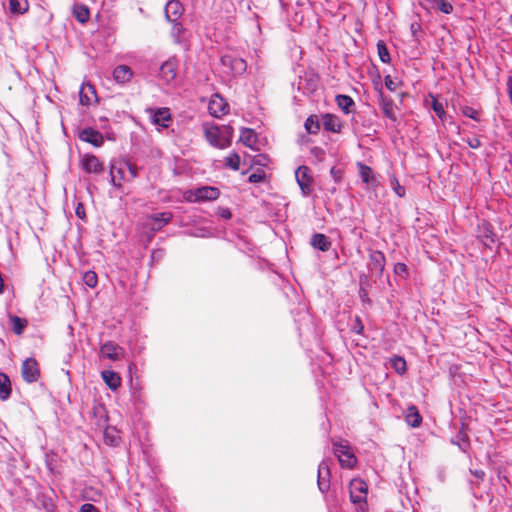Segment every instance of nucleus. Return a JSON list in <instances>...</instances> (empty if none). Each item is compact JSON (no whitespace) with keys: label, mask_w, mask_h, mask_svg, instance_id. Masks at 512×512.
Segmentation results:
<instances>
[{"label":"nucleus","mask_w":512,"mask_h":512,"mask_svg":"<svg viewBox=\"0 0 512 512\" xmlns=\"http://www.w3.org/2000/svg\"><path fill=\"white\" fill-rule=\"evenodd\" d=\"M336 102L338 107L348 114L351 111V107L354 106L353 99L348 95H337Z\"/></svg>","instance_id":"nucleus-29"},{"label":"nucleus","mask_w":512,"mask_h":512,"mask_svg":"<svg viewBox=\"0 0 512 512\" xmlns=\"http://www.w3.org/2000/svg\"><path fill=\"white\" fill-rule=\"evenodd\" d=\"M100 355L111 361H118L124 356V349L118 344L108 341L101 346Z\"/></svg>","instance_id":"nucleus-9"},{"label":"nucleus","mask_w":512,"mask_h":512,"mask_svg":"<svg viewBox=\"0 0 512 512\" xmlns=\"http://www.w3.org/2000/svg\"><path fill=\"white\" fill-rule=\"evenodd\" d=\"M367 294L364 290H360V296L363 298L365 297Z\"/></svg>","instance_id":"nucleus-59"},{"label":"nucleus","mask_w":512,"mask_h":512,"mask_svg":"<svg viewBox=\"0 0 512 512\" xmlns=\"http://www.w3.org/2000/svg\"><path fill=\"white\" fill-rule=\"evenodd\" d=\"M433 7H436L439 11L445 14H450L453 11V6L446 0H438Z\"/></svg>","instance_id":"nucleus-42"},{"label":"nucleus","mask_w":512,"mask_h":512,"mask_svg":"<svg viewBox=\"0 0 512 512\" xmlns=\"http://www.w3.org/2000/svg\"><path fill=\"white\" fill-rule=\"evenodd\" d=\"M458 439L461 441V444H459V447L461 450L466 451V448L468 447V435L463 430L459 431L457 435Z\"/></svg>","instance_id":"nucleus-44"},{"label":"nucleus","mask_w":512,"mask_h":512,"mask_svg":"<svg viewBox=\"0 0 512 512\" xmlns=\"http://www.w3.org/2000/svg\"><path fill=\"white\" fill-rule=\"evenodd\" d=\"M363 330H364V325H363L360 317L357 316L354 320V324L352 326V331L355 332L356 334H362Z\"/></svg>","instance_id":"nucleus-47"},{"label":"nucleus","mask_w":512,"mask_h":512,"mask_svg":"<svg viewBox=\"0 0 512 512\" xmlns=\"http://www.w3.org/2000/svg\"><path fill=\"white\" fill-rule=\"evenodd\" d=\"M102 379L105 384L113 391L117 390L121 385L120 376L111 370H104L101 372Z\"/></svg>","instance_id":"nucleus-21"},{"label":"nucleus","mask_w":512,"mask_h":512,"mask_svg":"<svg viewBox=\"0 0 512 512\" xmlns=\"http://www.w3.org/2000/svg\"><path fill=\"white\" fill-rule=\"evenodd\" d=\"M220 131H221V135H222V141L223 142H228V146H230L231 144V141H232V137H233V128L231 126H222L220 128Z\"/></svg>","instance_id":"nucleus-41"},{"label":"nucleus","mask_w":512,"mask_h":512,"mask_svg":"<svg viewBox=\"0 0 512 512\" xmlns=\"http://www.w3.org/2000/svg\"><path fill=\"white\" fill-rule=\"evenodd\" d=\"M427 2H429L431 5H435V3L438 2V0H426Z\"/></svg>","instance_id":"nucleus-58"},{"label":"nucleus","mask_w":512,"mask_h":512,"mask_svg":"<svg viewBox=\"0 0 512 512\" xmlns=\"http://www.w3.org/2000/svg\"><path fill=\"white\" fill-rule=\"evenodd\" d=\"M462 113L466 117H469V118H471L473 120L479 121V113H478V111L475 110L474 108L470 107V106H465L462 109Z\"/></svg>","instance_id":"nucleus-43"},{"label":"nucleus","mask_w":512,"mask_h":512,"mask_svg":"<svg viewBox=\"0 0 512 512\" xmlns=\"http://www.w3.org/2000/svg\"><path fill=\"white\" fill-rule=\"evenodd\" d=\"M384 82H385V86L388 90H390V91L396 90L397 85L390 75L385 76Z\"/></svg>","instance_id":"nucleus-50"},{"label":"nucleus","mask_w":512,"mask_h":512,"mask_svg":"<svg viewBox=\"0 0 512 512\" xmlns=\"http://www.w3.org/2000/svg\"><path fill=\"white\" fill-rule=\"evenodd\" d=\"M377 50L380 60L383 63H389L390 62V55L387 49L386 44L383 41H379L377 43Z\"/></svg>","instance_id":"nucleus-36"},{"label":"nucleus","mask_w":512,"mask_h":512,"mask_svg":"<svg viewBox=\"0 0 512 512\" xmlns=\"http://www.w3.org/2000/svg\"><path fill=\"white\" fill-rule=\"evenodd\" d=\"M386 259L383 252L374 250L369 255L368 269L377 277H381L385 268Z\"/></svg>","instance_id":"nucleus-8"},{"label":"nucleus","mask_w":512,"mask_h":512,"mask_svg":"<svg viewBox=\"0 0 512 512\" xmlns=\"http://www.w3.org/2000/svg\"><path fill=\"white\" fill-rule=\"evenodd\" d=\"M83 281L88 287L94 288L98 283L97 274L94 271H87L83 275Z\"/></svg>","instance_id":"nucleus-37"},{"label":"nucleus","mask_w":512,"mask_h":512,"mask_svg":"<svg viewBox=\"0 0 512 512\" xmlns=\"http://www.w3.org/2000/svg\"><path fill=\"white\" fill-rule=\"evenodd\" d=\"M323 126L325 130L330 132H340L341 130L339 118L330 114H326L323 117Z\"/></svg>","instance_id":"nucleus-24"},{"label":"nucleus","mask_w":512,"mask_h":512,"mask_svg":"<svg viewBox=\"0 0 512 512\" xmlns=\"http://www.w3.org/2000/svg\"><path fill=\"white\" fill-rule=\"evenodd\" d=\"M295 178L303 196H309L312 192L313 178L309 167L302 165L295 171Z\"/></svg>","instance_id":"nucleus-5"},{"label":"nucleus","mask_w":512,"mask_h":512,"mask_svg":"<svg viewBox=\"0 0 512 512\" xmlns=\"http://www.w3.org/2000/svg\"><path fill=\"white\" fill-rule=\"evenodd\" d=\"M311 154L317 158L318 160L322 161L323 160V156H324V151L322 148L320 147H313L311 149Z\"/></svg>","instance_id":"nucleus-51"},{"label":"nucleus","mask_w":512,"mask_h":512,"mask_svg":"<svg viewBox=\"0 0 512 512\" xmlns=\"http://www.w3.org/2000/svg\"><path fill=\"white\" fill-rule=\"evenodd\" d=\"M75 17L81 23L86 22L89 19V10H88V8L85 7V6L77 7L75 9Z\"/></svg>","instance_id":"nucleus-38"},{"label":"nucleus","mask_w":512,"mask_h":512,"mask_svg":"<svg viewBox=\"0 0 512 512\" xmlns=\"http://www.w3.org/2000/svg\"><path fill=\"white\" fill-rule=\"evenodd\" d=\"M223 217L225 218H230L231 217V213L227 210L225 211L223 214H222Z\"/></svg>","instance_id":"nucleus-57"},{"label":"nucleus","mask_w":512,"mask_h":512,"mask_svg":"<svg viewBox=\"0 0 512 512\" xmlns=\"http://www.w3.org/2000/svg\"><path fill=\"white\" fill-rule=\"evenodd\" d=\"M220 62L223 72L230 77L241 75L247 69L246 61L233 55H223Z\"/></svg>","instance_id":"nucleus-3"},{"label":"nucleus","mask_w":512,"mask_h":512,"mask_svg":"<svg viewBox=\"0 0 512 512\" xmlns=\"http://www.w3.org/2000/svg\"><path fill=\"white\" fill-rule=\"evenodd\" d=\"M471 473L478 479H483L484 476H485V472L483 470H474V471H471Z\"/></svg>","instance_id":"nucleus-56"},{"label":"nucleus","mask_w":512,"mask_h":512,"mask_svg":"<svg viewBox=\"0 0 512 512\" xmlns=\"http://www.w3.org/2000/svg\"><path fill=\"white\" fill-rule=\"evenodd\" d=\"M330 470L326 460H323L318 467L317 484L321 492H326L330 486Z\"/></svg>","instance_id":"nucleus-14"},{"label":"nucleus","mask_w":512,"mask_h":512,"mask_svg":"<svg viewBox=\"0 0 512 512\" xmlns=\"http://www.w3.org/2000/svg\"><path fill=\"white\" fill-rule=\"evenodd\" d=\"M133 73L129 66L119 65L113 71V78L117 83L124 84L130 81Z\"/></svg>","instance_id":"nucleus-20"},{"label":"nucleus","mask_w":512,"mask_h":512,"mask_svg":"<svg viewBox=\"0 0 512 512\" xmlns=\"http://www.w3.org/2000/svg\"><path fill=\"white\" fill-rule=\"evenodd\" d=\"M111 182L120 187L121 181H131L138 176L137 167L129 161H116L111 164Z\"/></svg>","instance_id":"nucleus-1"},{"label":"nucleus","mask_w":512,"mask_h":512,"mask_svg":"<svg viewBox=\"0 0 512 512\" xmlns=\"http://www.w3.org/2000/svg\"><path fill=\"white\" fill-rule=\"evenodd\" d=\"M264 179H265L264 171H259V172L253 173L248 177V181L250 183H259V182L264 181Z\"/></svg>","instance_id":"nucleus-46"},{"label":"nucleus","mask_w":512,"mask_h":512,"mask_svg":"<svg viewBox=\"0 0 512 512\" xmlns=\"http://www.w3.org/2000/svg\"><path fill=\"white\" fill-rule=\"evenodd\" d=\"M380 105H381V110H382L383 114L387 118H389L391 121L396 122L397 117L394 112L395 105H394L393 101L391 99L382 97Z\"/></svg>","instance_id":"nucleus-25"},{"label":"nucleus","mask_w":512,"mask_h":512,"mask_svg":"<svg viewBox=\"0 0 512 512\" xmlns=\"http://www.w3.org/2000/svg\"><path fill=\"white\" fill-rule=\"evenodd\" d=\"M225 165L234 171H237L240 166V156L237 153H232L225 158Z\"/></svg>","instance_id":"nucleus-35"},{"label":"nucleus","mask_w":512,"mask_h":512,"mask_svg":"<svg viewBox=\"0 0 512 512\" xmlns=\"http://www.w3.org/2000/svg\"><path fill=\"white\" fill-rule=\"evenodd\" d=\"M79 138L82 141L94 145L95 147H100L104 143L103 135L99 131L91 127L84 128L83 130H81L79 132Z\"/></svg>","instance_id":"nucleus-13"},{"label":"nucleus","mask_w":512,"mask_h":512,"mask_svg":"<svg viewBox=\"0 0 512 512\" xmlns=\"http://www.w3.org/2000/svg\"><path fill=\"white\" fill-rule=\"evenodd\" d=\"M433 111L436 113V115L443 120L446 116V112L444 110V106L442 103H440L436 98L433 97L432 105H431Z\"/></svg>","instance_id":"nucleus-39"},{"label":"nucleus","mask_w":512,"mask_h":512,"mask_svg":"<svg viewBox=\"0 0 512 512\" xmlns=\"http://www.w3.org/2000/svg\"><path fill=\"white\" fill-rule=\"evenodd\" d=\"M220 195L219 190L216 187L204 186L196 189L193 192L195 201H211L216 200Z\"/></svg>","instance_id":"nucleus-17"},{"label":"nucleus","mask_w":512,"mask_h":512,"mask_svg":"<svg viewBox=\"0 0 512 512\" xmlns=\"http://www.w3.org/2000/svg\"><path fill=\"white\" fill-rule=\"evenodd\" d=\"M333 451L343 468H353L357 462L347 441H339L333 443Z\"/></svg>","instance_id":"nucleus-4"},{"label":"nucleus","mask_w":512,"mask_h":512,"mask_svg":"<svg viewBox=\"0 0 512 512\" xmlns=\"http://www.w3.org/2000/svg\"><path fill=\"white\" fill-rule=\"evenodd\" d=\"M10 321L12 323V330L17 335L22 334L25 327L27 326V320L22 319L18 316H11Z\"/></svg>","instance_id":"nucleus-32"},{"label":"nucleus","mask_w":512,"mask_h":512,"mask_svg":"<svg viewBox=\"0 0 512 512\" xmlns=\"http://www.w3.org/2000/svg\"><path fill=\"white\" fill-rule=\"evenodd\" d=\"M79 512H100L93 504L85 503L80 507Z\"/></svg>","instance_id":"nucleus-52"},{"label":"nucleus","mask_w":512,"mask_h":512,"mask_svg":"<svg viewBox=\"0 0 512 512\" xmlns=\"http://www.w3.org/2000/svg\"><path fill=\"white\" fill-rule=\"evenodd\" d=\"M29 8L27 0H9V9L13 14H23Z\"/></svg>","instance_id":"nucleus-28"},{"label":"nucleus","mask_w":512,"mask_h":512,"mask_svg":"<svg viewBox=\"0 0 512 512\" xmlns=\"http://www.w3.org/2000/svg\"><path fill=\"white\" fill-rule=\"evenodd\" d=\"M394 273L402 279H407L409 276L407 265L401 262L395 264Z\"/></svg>","instance_id":"nucleus-40"},{"label":"nucleus","mask_w":512,"mask_h":512,"mask_svg":"<svg viewBox=\"0 0 512 512\" xmlns=\"http://www.w3.org/2000/svg\"><path fill=\"white\" fill-rule=\"evenodd\" d=\"M81 166L86 173H101L104 170L103 164L98 157L86 154L81 159Z\"/></svg>","instance_id":"nucleus-12"},{"label":"nucleus","mask_w":512,"mask_h":512,"mask_svg":"<svg viewBox=\"0 0 512 512\" xmlns=\"http://www.w3.org/2000/svg\"><path fill=\"white\" fill-rule=\"evenodd\" d=\"M477 237L487 248H491L497 241V235L494 233L492 225L485 221L478 226Z\"/></svg>","instance_id":"nucleus-7"},{"label":"nucleus","mask_w":512,"mask_h":512,"mask_svg":"<svg viewBox=\"0 0 512 512\" xmlns=\"http://www.w3.org/2000/svg\"><path fill=\"white\" fill-rule=\"evenodd\" d=\"M146 112L149 114L151 122L160 128H167L172 121L168 108H147Z\"/></svg>","instance_id":"nucleus-6"},{"label":"nucleus","mask_w":512,"mask_h":512,"mask_svg":"<svg viewBox=\"0 0 512 512\" xmlns=\"http://www.w3.org/2000/svg\"><path fill=\"white\" fill-rule=\"evenodd\" d=\"M177 68H178V65H177V61L175 59L167 60L160 67V70H159L160 78L166 83L172 82L177 75Z\"/></svg>","instance_id":"nucleus-11"},{"label":"nucleus","mask_w":512,"mask_h":512,"mask_svg":"<svg viewBox=\"0 0 512 512\" xmlns=\"http://www.w3.org/2000/svg\"><path fill=\"white\" fill-rule=\"evenodd\" d=\"M421 416L415 406H412L408 410V414L406 415L407 423L412 427H418L421 423Z\"/></svg>","instance_id":"nucleus-31"},{"label":"nucleus","mask_w":512,"mask_h":512,"mask_svg":"<svg viewBox=\"0 0 512 512\" xmlns=\"http://www.w3.org/2000/svg\"><path fill=\"white\" fill-rule=\"evenodd\" d=\"M240 141L247 147L253 148L257 141V135L250 128H243L240 135Z\"/></svg>","instance_id":"nucleus-26"},{"label":"nucleus","mask_w":512,"mask_h":512,"mask_svg":"<svg viewBox=\"0 0 512 512\" xmlns=\"http://www.w3.org/2000/svg\"><path fill=\"white\" fill-rule=\"evenodd\" d=\"M359 173L362 181L366 184H369L374 180L372 169L365 164L359 163Z\"/></svg>","instance_id":"nucleus-34"},{"label":"nucleus","mask_w":512,"mask_h":512,"mask_svg":"<svg viewBox=\"0 0 512 512\" xmlns=\"http://www.w3.org/2000/svg\"><path fill=\"white\" fill-rule=\"evenodd\" d=\"M391 184L394 192L399 197H403L405 195V188L399 184L398 180L395 177L391 180Z\"/></svg>","instance_id":"nucleus-45"},{"label":"nucleus","mask_w":512,"mask_h":512,"mask_svg":"<svg viewBox=\"0 0 512 512\" xmlns=\"http://www.w3.org/2000/svg\"><path fill=\"white\" fill-rule=\"evenodd\" d=\"M172 217L173 215L171 212L156 213L148 217V225L152 231H159L163 226L171 221Z\"/></svg>","instance_id":"nucleus-16"},{"label":"nucleus","mask_w":512,"mask_h":512,"mask_svg":"<svg viewBox=\"0 0 512 512\" xmlns=\"http://www.w3.org/2000/svg\"><path fill=\"white\" fill-rule=\"evenodd\" d=\"M79 97L82 105H90L96 99V91L90 84L82 85Z\"/></svg>","instance_id":"nucleus-22"},{"label":"nucleus","mask_w":512,"mask_h":512,"mask_svg":"<svg viewBox=\"0 0 512 512\" xmlns=\"http://www.w3.org/2000/svg\"><path fill=\"white\" fill-rule=\"evenodd\" d=\"M205 137L207 141L216 148L224 149L228 147V142L222 141L221 131L217 126L206 128Z\"/></svg>","instance_id":"nucleus-15"},{"label":"nucleus","mask_w":512,"mask_h":512,"mask_svg":"<svg viewBox=\"0 0 512 512\" xmlns=\"http://www.w3.org/2000/svg\"><path fill=\"white\" fill-rule=\"evenodd\" d=\"M391 367L400 375H403L407 370L406 361L401 356H393L390 358Z\"/></svg>","instance_id":"nucleus-30"},{"label":"nucleus","mask_w":512,"mask_h":512,"mask_svg":"<svg viewBox=\"0 0 512 512\" xmlns=\"http://www.w3.org/2000/svg\"><path fill=\"white\" fill-rule=\"evenodd\" d=\"M227 108V103L219 95L213 96L208 105L209 113L214 117H220L221 115L226 114Z\"/></svg>","instance_id":"nucleus-18"},{"label":"nucleus","mask_w":512,"mask_h":512,"mask_svg":"<svg viewBox=\"0 0 512 512\" xmlns=\"http://www.w3.org/2000/svg\"><path fill=\"white\" fill-rule=\"evenodd\" d=\"M467 145L472 149H478L481 147L482 143L479 138L473 137V138H467L466 140Z\"/></svg>","instance_id":"nucleus-48"},{"label":"nucleus","mask_w":512,"mask_h":512,"mask_svg":"<svg viewBox=\"0 0 512 512\" xmlns=\"http://www.w3.org/2000/svg\"><path fill=\"white\" fill-rule=\"evenodd\" d=\"M305 129L309 134H316L320 129V124L316 116H309L305 121Z\"/></svg>","instance_id":"nucleus-33"},{"label":"nucleus","mask_w":512,"mask_h":512,"mask_svg":"<svg viewBox=\"0 0 512 512\" xmlns=\"http://www.w3.org/2000/svg\"><path fill=\"white\" fill-rule=\"evenodd\" d=\"M183 13V6L177 0H170L165 6V15L168 21L176 22Z\"/></svg>","instance_id":"nucleus-19"},{"label":"nucleus","mask_w":512,"mask_h":512,"mask_svg":"<svg viewBox=\"0 0 512 512\" xmlns=\"http://www.w3.org/2000/svg\"><path fill=\"white\" fill-rule=\"evenodd\" d=\"M11 395V382L9 377L0 373V399L7 400Z\"/></svg>","instance_id":"nucleus-27"},{"label":"nucleus","mask_w":512,"mask_h":512,"mask_svg":"<svg viewBox=\"0 0 512 512\" xmlns=\"http://www.w3.org/2000/svg\"><path fill=\"white\" fill-rule=\"evenodd\" d=\"M330 174L333 177V179L335 180V182H339L341 180V178H342L341 171L336 169L335 167H332L330 169Z\"/></svg>","instance_id":"nucleus-53"},{"label":"nucleus","mask_w":512,"mask_h":512,"mask_svg":"<svg viewBox=\"0 0 512 512\" xmlns=\"http://www.w3.org/2000/svg\"><path fill=\"white\" fill-rule=\"evenodd\" d=\"M22 376L28 383L36 382L39 378L38 364L35 359L28 358L22 364Z\"/></svg>","instance_id":"nucleus-10"},{"label":"nucleus","mask_w":512,"mask_h":512,"mask_svg":"<svg viewBox=\"0 0 512 512\" xmlns=\"http://www.w3.org/2000/svg\"><path fill=\"white\" fill-rule=\"evenodd\" d=\"M310 243L314 248L319 249L320 251L323 252L328 251L331 246L329 238L322 233L314 234L311 238Z\"/></svg>","instance_id":"nucleus-23"},{"label":"nucleus","mask_w":512,"mask_h":512,"mask_svg":"<svg viewBox=\"0 0 512 512\" xmlns=\"http://www.w3.org/2000/svg\"><path fill=\"white\" fill-rule=\"evenodd\" d=\"M173 23V27H172V35L179 38V36L183 33L184 29H183V26L178 23L177 21L176 22H172Z\"/></svg>","instance_id":"nucleus-49"},{"label":"nucleus","mask_w":512,"mask_h":512,"mask_svg":"<svg viewBox=\"0 0 512 512\" xmlns=\"http://www.w3.org/2000/svg\"><path fill=\"white\" fill-rule=\"evenodd\" d=\"M350 500L354 504H359L357 512H367L366 498L368 492V485L365 481L359 478L351 480L350 485Z\"/></svg>","instance_id":"nucleus-2"},{"label":"nucleus","mask_w":512,"mask_h":512,"mask_svg":"<svg viewBox=\"0 0 512 512\" xmlns=\"http://www.w3.org/2000/svg\"><path fill=\"white\" fill-rule=\"evenodd\" d=\"M410 30H411V33L414 37H416L417 33L421 30V26L419 23L417 22H413L411 23L410 25Z\"/></svg>","instance_id":"nucleus-54"},{"label":"nucleus","mask_w":512,"mask_h":512,"mask_svg":"<svg viewBox=\"0 0 512 512\" xmlns=\"http://www.w3.org/2000/svg\"><path fill=\"white\" fill-rule=\"evenodd\" d=\"M75 212L79 218L83 219L85 217L84 207L82 204H78Z\"/></svg>","instance_id":"nucleus-55"}]
</instances>
